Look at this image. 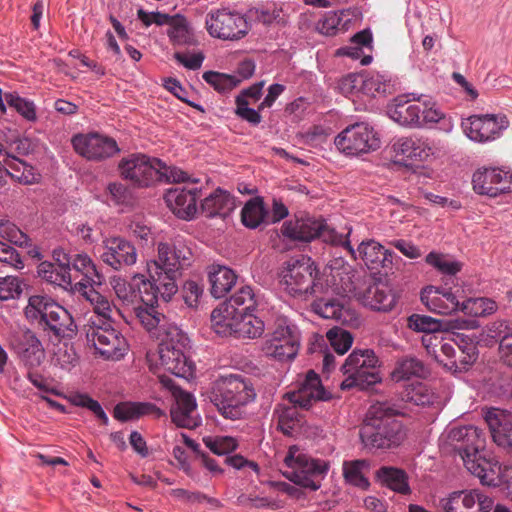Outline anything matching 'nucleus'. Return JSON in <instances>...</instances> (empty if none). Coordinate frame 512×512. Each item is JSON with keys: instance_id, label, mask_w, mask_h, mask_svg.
Instances as JSON below:
<instances>
[{"instance_id": "17", "label": "nucleus", "mask_w": 512, "mask_h": 512, "mask_svg": "<svg viewBox=\"0 0 512 512\" xmlns=\"http://www.w3.org/2000/svg\"><path fill=\"white\" fill-rule=\"evenodd\" d=\"M98 252L102 262L115 271L133 266L138 257L134 244L121 236L104 238Z\"/></svg>"}, {"instance_id": "32", "label": "nucleus", "mask_w": 512, "mask_h": 512, "mask_svg": "<svg viewBox=\"0 0 512 512\" xmlns=\"http://www.w3.org/2000/svg\"><path fill=\"white\" fill-rule=\"evenodd\" d=\"M75 291L79 292L92 305L94 310L93 316L113 322L114 313H120L105 296L94 289L93 285H87L78 281L75 283Z\"/></svg>"}, {"instance_id": "58", "label": "nucleus", "mask_w": 512, "mask_h": 512, "mask_svg": "<svg viewBox=\"0 0 512 512\" xmlns=\"http://www.w3.org/2000/svg\"><path fill=\"white\" fill-rule=\"evenodd\" d=\"M203 442L214 454L224 455L237 448V441L230 436L204 437Z\"/></svg>"}, {"instance_id": "64", "label": "nucleus", "mask_w": 512, "mask_h": 512, "mask_svg": "<svg viewBox=\"0 0 512 512\" xmlns=\"http://www.w3.org/2000/svg\"><path fill=\"white\" fill-rule=\"evenodd\" d=\"M202 294L203 287L196 281H186L182 287L183 300L189 307H196Z\"/></svg>"}, {"instance_id": "24", "label": "nucleus", "mask_w": 512, "mask_h": 512, "mask_svg": "<svg viewBox=\"0 0 512 512\" xmlns=\"http://www.w3.org/2000/svg\"><path fill=\"white\" fill-rule=\"evenodd\" d=\"M286 397L290 404L302 409H309L317 401H327L331 394L322 386L321 379L313 370L307 372L298 389L288 392Z\"/></svg>"}, {"instance_id": "11", "label": "nucleus", "mask_w": 512, "mask_h": 512, "mask_svg": "<svg viewBox=\"0 0 512 512\" xmlns=\"http://www.w3.org/2000/svg\"><path fill=\"white\" fill-rule=\"evenodd\" d=\"M284 463L291 471L284 476L294 484L316 491L321 486V480L328 472L329 465L326 461L313 459L300 452L299 448L292 446L284 458Z\"/></svg>"}, {"instance_id": "15", "label": "nucleus", "mask_w": 512, "mask_h": 512, "mask_svg": "<svg viewBox=\"0 0 512 512\" xmlns=\"http://www.w3.org/2000/svg\"><path fill=\"white\" fill-rule=\"evenodd\" d=\"M161 383L167 387L174 398L170 414L172 422L178 427L194 429L201 424V418L197 412V403L195 397L176 386L170 378L160 377Z\"/></svg>"}, {"instance_id": "2", "label": "nucleus", "mask_w": 512, "mask_h": 512, "mask_svg": "<svg viewBox=\"0 0 512 512\" xmlns=\"http://www.w3.org/2000/svg\"><path fill=\"white\" fill-rule=\"evenodd\" d=\"M120 176L138 188H145L160 181L187 182L189 176L181 169L167 166L160 159L141 153L123 157L118 163Z\"/></svg>"}, {"instance_id": "33", "label": "nucleus", "mask_w": 512, "mask_h": 512, "mask_svg": "<svg viewBox=\"0 0 512 512\" xmlns=\"http://www.w3.org/2000/svg\"><path fill=\"white\" fill-rule=\"evenodd\" d=\"M57 304L52 298L46 295H32L28 299V304L24 309L26 319L39 329L44 325V321L49 319V315L57 309Z\"/></svg>"}, {"instance_id": "35", "label": "nucleus", "mask_w": 512, "mask_h": 512, "mask_svg": "<svg viewBox=\"0 0 512 512\" xmlns=\"http://www.w3.org/2000/svg\"><path fill=\"white\" fill-rule=\"evenodd\" d=\"M144 415H153L160 418L164 413L156 405L147 402H121L113 410L114 418L122 422L137 419Z\"/></svg>"}, {"instance_id": "46", "label": "nucleus", "mask_w": 512, "mask_h": 512, "mask_svg": "<svg viewBox=\"0 0 512 512\" xmlns=\"http://www.w3.org/2000/svg\"><path fill=\"white\" fill-rule=\"evenodd\" d=\"M260 303V296L256 294L252 287L242 286L235 294H233L227 306L235 312L241 309L239 314L253 311Z\"/></svg>"}, {"instance_id": "63", "label": "nucleus", "mask_w": 512, "mask_h": 512, "mask_svg": "<svg viewBox=\"0 0 512 512\" xmlns=\"http://www.w3.org/2000/svg\"><path fill=\"white\" fill-rule=\"evenodd\" d=\"M235 102L237 105L235 112L240 118L246 120L252 125H258L261 122V115L259 114V111L249 108V103L243 96H237Z\"/></svg>"}, {"instance_id": "9", "label": "nucleus", "mask_w": 512, "mask_h": 512, "mask_svg": "<svg viewBox=\"0 0 512 512\" xmlns=\"http://www.w3.org/2000/svg\"><path fill=\"white\" fill-rule=\"evenodd\" d=\"M86 340L105 359L118 360L127 350V341L112 322L91 316L83 326Z\"/></svg>"}, {"instance_id": "8", "label": "nucleus", "mask_w": 512, "mask_h": 512, "mask_svg": "<svg viewBox=\"0 0 512 512\" xmlns=\"http://www.w3.org/2000/svg\"><path fill=\"white\" fill-rule=\"evenodd\" d=\"M346 296L354 297L362 305L372 310L388 312L396 304V296L384 282L371 275L355 277L343 288Z\"/></svg>"}, {"instance_id": "51", "label": "nucleus", "mask_w": 512, "mask_h": 512, "mask_svg": "<svg viewBox=\"0 0 512 512\" xmlns=\"http://www.w3.org/2000/svg\"><path fill=\"white\" fill-rule=\"evenodd\" d=\"M4 99L7 105L17 111L24 119L30 122L36 121V107L32 101L20 97L15 92L5 93Z\"/></svg>"}, {"instance_id": "12", "label": "nucleus", "mask_w": 512, "mask_h": 512, "mask_svg": "<svg viewBox=\"0 0 512 512\" xmlns=\"http://www.w3.org/2000/svg\"><path fill=\"white\" fill-rule=\"evenodd\" d=\"M316 268L311 258L300 255L285 262L281 272V285L294 297L315 292Z\"/></svg>"}, {"instance_id": "53", "label": "nucleus", "mask_w": 512, "mask_h": 512, "mask_svg": "<svg viewBox=\"0 0 512 512\" xmlns=\"http://www.w3.org/2000/svg\"><path fill=\"white\" fill-rule=\"evenodd\" d=\"M203 79L215 90L225 93L231 91L241 82L237 75H229L214 71H207L203 74Z\"/></svg>"}, {"instance_id": "43", "label": "nucleus", "mask_w": 512, "mask_h": 512, "mask_svg": "<svg viewBox=\"0 0 512 512\" xmlns=\"http://www.w3.org/2000/svg\"><path fill=\"white\" fill-rule=\"evenodd\" d=\"M426 369L421 360L414 356H405L400 358L392 372V377L396 381L408 380L412 377H424Z\"/></svg>"}, {"instance_id": "48", "label": "nucleus", "mask_w": 512, "mask_h": 512, "mask_svg": "<svg viewBox=\"0 0 512 512\" xmlns=\"http://www.w3.org/2000/svg\"><path fill=\"white\" fill-rule=\"evenodd\" d=\"M313 311L326 319H335L337 321L345 322L347 313L343 304L336 299L320 298L312 303Z\"/></svg>"}, {"instance_id": "19", "label": "nucleus", "mask_w": 512, "mask_h": 512, "mask_svg": "<svg viewBox=\"0 0 512 512\" xmlns=\"http://www.w3.org/2000/svg\"><path fill=\"white\" fill-rule=\"evenodd\" d=\"M508 124L505 115H473L462 122V129L471 140L487 142L499 137Z\"/></svg>"}, {"instance_id": "61", "label": "nucleus", "mask_w": 512, "mask_h": 512, "mask_svg": "<svg viewBox=\"0 0 512 512\" xmlns=\"http://www.w3.org/2000/svg\"><path fill=\"white\" fill-rule=\"evenodd\" d=\"M484 419L489 427L493 440L496 434H501V432H504V426L506 422H509L503 412L496 408L489 409L485 413Z\"/></svg>"}, {"instance_id": "22", "label": "nucleus", "mask_w": 512, "mask_h": 512, "mask_svg": "<svg viewBox=\"0 0 512 512\" xmlns=\"http://www.w3.org/2000/svg\"><path fill=\"white\" fill-rule=\"evenodd\" d=\"M343 247L355 260L359 256L370 270L379 271L381 268L391 269L393 252L385 249L379 242L369 239L362 241L355 250L349 241H341Z\"/></svg>"}, {"instance_id": "39", "label": "nucleus", "mask_w": 512, "mask_h": 512, "mask_svg": "<svg viewBox=\"0 0 512 512\" xmlns=\"http://www.w3.org/2000/svg\"><path fill=\"white\" fill-rule=\"evenodd\" d=\"M447 333L448 323H443L439 330L422 336V344L427 352L444 366H446L445 358L448 356V343L445 342Z\"/></svg>"}, {"instance_id": "36", "label": "nucleus", "mask_w": 512, "mask_h": 512, "mask_svg": "<svg viewBox=\"0 0 512 512\" xmlns=\"http://www.w3.org/2000/svg\"><path fill=\"white\" fill-rule=\"evenodd\" d=\"M37 273L48 283L55 284L65 290L75 291V283L78 282L77 277L61 265H52L51 262L44 261L39 264Z\"/></svg>"}, {"instance_id": "26", "label": "nucleus", "mask_w": 512, "mask_h": 512, "mask_svg": "<svg viewBox=\"0 0 512 512\" xmlns=\"http://www.w3.org/2000/svg\"><path fill=\"white\" fill-rule=\"evenodd\" d=\"M199 193L200 189L194 186H177L166 192L165 202L177 217L189 220L198 211L197 199Z\"/></svg>"}, {"instance_id": "56", "label": "nucleus", "mask_w": 512, "mask_h": 512, "mask_svg": "<svg viewBox=\"0 0 512 512\" xmlns=\"http://www.w3.org/2000/svg\"><path fill=\"white\" fill-rule=\"evenodd\" d=\"M0 237L20 247L30 245L29 237L14 223L6 219H0Z\"/></svg>"}, {"instance_id": "1", "label": "nucleus", "mask_w": 512, "mask_h": 512, "mask_svg": "<svg viewBox=\"0 0 512 512\" xmlns=\"http://www.w3.org/2000/svg\"><path fill=\"white\" fill-rule=\"evenodd\" d=\"M486 437L483 430L473 425H453L450 428V457L462 465L483 485L497 486L501 465L485 452Z\"/></svg>"}, {"instance_id": "21", "label": "nucleus", "mask_w": 512, "mask_h": 512, "mask_svg": "<svg viewBox=\"0 0 512 512\" xmlns=\"http://www.w3.org/2000/svg\"><path fill=\"white\" fill-rule=\"evenodd\" d=\"M476 193L496 197L512 191V173L498 168L478 169L472 178Z\"/></svg>"}, {"instance_id": "13", "label": "nucleus", "mask_w": 512, "mask_h": 512, "mask_svg": "<svg viewBox=\"0 0 512 512\" xmlns=\"http://www.w3.org/2000/svg\"><path fill=\"white\" fill-rule=\"evenodd\" d=\"M209 35L221 40H239L248 33V23L243 15L228 8H213L205 19Z\"/></svg>"}, {"instance_id": "28", "label": "nucleus", "mask_w": 512, "mask_h": 512, "mask_svg": "<svg viewBox=\"0 0 512 512\" xmlns=\"http://www.w3.org/2000/svg\"><path fill=\"white\" fill-rule=\"evenodd\" d=\"M423 101L419 98L409 99L402 95L394 100L393 106L389 109L390 117L401 125L421 126V113Z\"/></svg>"}, {"instance_id": "57", "label": "nucleus", "mask_w": 512, "mask_h": 512, "mask_svg": "<svg viewBox=\"0 0 512 512\" xmlns=\"http://www.w3.org/2000/svg\"><path fill=\"white\" fill-rule=\"evenodd\" d=\"M327 339L335 352L345 354L353 343V337L349 332L341 328H332L327 332Z\"/></svg>"}, {"instance_id": "52", "label": "nucleus", "mask_w": 512, "mask_h": 512, "mask_svg": "<svg viewBox=\"0 0 512 512\" xmlns=\"http://www.w3.org/2000/svg\"><path fill=\"white\" fill-rule=\"evenodd\" d=\"M264 217L263 203L257 199L249 200L241 211V221L248 228L258 227L263 222Z\"/></svg>"}, {"instance_id": "60", "label": "nucleus", "mask_w": 512, "mask_h": 512, "mask_svg": "<svg viewBox=\"0 0 512 512\" xmlns=\"http://www.w3.org/2000/svg\"><path fill=\"white\" fill-rule=\"evenodd\" d=\"M22 292V282L16 276L0 277V300L18 297Z\"/></svg>"}, {"instance_id": "3", "label": "nucleus", "mask_w": 512, "mask_h": 512, "mask_svg": "<svg viewBox=\"0 0 512 512\" xmlns=\"http://www.w3.org/2000/svg\"><path fill=\"white\" fill-rule=\"evenodd\" d=\"M193 253L191 248L180 238L171 243L158 244V258L147 264L149 277L155 278L164 288L165 296L178 291L177 280L181 271L191 265Z\"/></svg>"}, {"instance_id": "54", "label": "nucleus", "mask_w": 512, "mask_h": 512, "mask_svg": "<svg viewBox=\"0 0 512 512\" xmlns=\"http://www.w3.org/2000/svg\"><path fill=\"white\" fill-rule=\"evenodd\" d=\"M477 490L456 491L450 493V512H476Z\"/></svg>"}, {"instance_id": "34", "label": "nucleus", "mask_w": 512, "mask_h": 512, "mask_svg": "<svg viewBox=\"0 0 512 512\" xmlns=\"http://www.w3.org/2000/svg\"><path fill=\"white\" fill-rule=\"evenodd\" d=\"M208 279L211 285V295L219 299L225 297L236 284L237 275L226 266L212 265L209 267Z\"/></svg>"}, {"instance_id": "30", "label": "nucleus", "mask_w": 512, "mask_h": 512, "mask_svg": "<svg viewBox=\"0 0 512 512\" xmlns=\"http://www.w3.org/2000/svg\"><path fill=\"white\" fill-rule=\"evenodd\" d=\"M395 157L399 161H424L430 153L431 148L422 138L416 136L400 137L392 145Z\"/></svg>"}, {"instance_id": "10", "label": "nucleus", "mask_w": 512, "mask_h": 512, "mask_svg": "<svg viewBox=\"0 0 512 512\" xmlns=\"http://www.w3.org/2000/svg\"><path fill=\"white\" fill-rule=\"evenodd\" d=\"M159 340L160 365L168 372L178 377L191 376L193 363L186 356L189 344L187 335L179 327H171Z\"/></svg>"}, {"instance_id": "29", "label": "nucleus", "mask_w": 512, "mask_h": 512, "mask_svg": "<svg viewBox=\"0 0 512 512\" xmlns=\"http://www.w3.org/2000/svg\"><path fill=\"white\" fill-rule=\"evenodd\" d=\"M49 319L44 321L41 330L56 339H72L77 334V326L71 314L61 305L57 304Z\"/></svg>"}, {"instance_id": "55", "label": "nucleus", "mask_w": 512, "mask_h": 512, "mask_svg": "<svg viewBox=\"0 0 512 512\" xmlns=\"http://www.w3.org/2000/svg\"><path fill=\"white\" fill-rule=\"evenodd\" d=\"M443 323L439 319L420 314H412L407 318V327L415 332H422L424 335L439 330Z\"/></svg>"}, {"instance_id": "47", "label": "nucleus", "mask_w": 512, "mask_h": 512, "mask_svg": "<svg viewBox=\"0 0 512 512\" xmlns=\"http://www.w3.org/2000/svg\"><path fill=\"white\" fill-rule=\"evenodd\" d=\"M368 466V462L363 459L344 461L343 476L345 481L361 489H367L370 483L363 475V470L368 468Z\"/></svg>"}, {"instance_id": "45", "label": "nucleus", "mask_w": 512, "mask_h": 512, "mask_svg": "<svg viewBox=\"0 0 512 512\" xmlns=\"http://www.w3.org/2000/svg\"><path fill=\"white\" fill-rule=\"evenodd\" d=\"M167 34L174 45H194L196 43L187 19L180 14L173 15Z\"/></svg>"}, {"instance_id": "27", "label": "nucleus", "mask_w": 512, "mask_h": 512, "mask_svg": "<svg viewBox=\"0 0 512 512\" xmlns=\"http://www.w3.org/2000/svg\"><path fill=\"white\" fill-rule=\"evenodd\" d=\"M134 312L141 325L149 332L151 337L157 340L170 331L171 327H178L168 321L166 316L158 310L156 304H139L134 307Z\"/></svg>"}, {"instance_id": "25", "label": "nucleus", "mask_w": 512, "mask_h": 512, "mask_svg": "<svg viewBox=\"0 0 512 512\" xmlns=\"http://www.w3.org/2000/svg\"><path fill=\"white\" fill-rule=\"evenodd\" d=\"M467 292L470 289L461 288L450 292V304H453V310H450V318H453V312L461 311L465 315L473 317H485L496 312L498 306L496 302L489 298H467Z\"/></svg>"}, {"instance_id": "49", "label": "nucleus", "mask_w": 512, "mask_h": 512, "mask_svg": "<svg viewBox=\"0 0 512 512\" xmlns=\"http://www.w3.org/2000/svg\"><path fill=\"white\" fill-rule=\"evenodd\" d=\"M236 338H258L265 331V324L259 317L244 315L236 324Z\"/></svg>"}, {"instance_id": "4", "label": "nucleus", "mask_w": 512, "mask_h": 512, "mask_svg": "<svg viewBox=\"0 0 512 512\" xmlns=\"http://www.w3.org/2000/svg\"><path fill=\"white\" fill-rule=\"evenodd\" d=\"M405 437L403 424L395 418L393 409L383 403L370 407L360 429V438L365 447L391 449L398 447Z\"/></svg>"}, {"instance_id": "5", "label": "nucleus", "mask_w": 512, "mask_h": 512, "mask_svg": "<svg viewBox=\"0 0 512 512\" xmlns=\"http://www.w3.org/2000/svg\"><path fill=\"white\" fill-rule=\"evenodd\" d=\"M255 392L249 381L230 374L213 383L209 399L226 419L238 420L245 415V406L254 399Z\"/></svg>"}, {"instance_id": "40", "label": "nucleus", "mask_w": 512, "mask_h": 512, "mask_svg": "<svg viewBox=\"0 0 512 512\" xmlns=\"http://www.w3.org/2000/svg\"><path fill=\"white\" fill-rule=\"evenodd\" d=\"M298 408L295 404H279L274 410L277 428L286 436H292L300 427L301 415Z\"/></svg>"}, {"instance_id": "38", "label": "nucleus", "mask_w": 512, "mask_h": 512, "mask_svg": "<svg viewBox=\"0 0 512 512\" xmlns=\"http://www.w3.org/2000/svg\"><path fill=\"white\" fill-rule=\"evenodd\" d=\"M133 280L137 286V301H140L141 304H157L158 295H160L164 301H169L173 296H165L163 294L164 288L162 285L158 284L155 278L150 277V279H146L144 275L136 274Z\"/></svg>"}, {"instance_id": "18", "label": "nucleus", "mask_w": 512, "mask_h": 512, "mask_svg": "<svg viewBox=\"0 0 512 512\" xmlns=\"http://www.w3.org/2000/svg\"><path fill=\"white\" fill-rule=\"evenodd\" d=\"M74 150L82 157L101 161L119 152V147L113 138L99 133L78 134L72 138Z\"/></svg>"}, {"instance_id": "6", "label": "nucleus", "mask_w": 512, "mask_h": 512, "mask_svg": "<svg viewBox=\"0 0 512 512\" xmlns=\"http://www.w3.org/2000/svg\"><path fill=\"white\" fill-rule=\"evenodd\" d=\"M379 359L373 350H355L341 366V371L346 378L340 387L342 390L358 387L361 390L379 383Z\"/></svg>"}, {"instance_id": "62", "label": "nucleus", "mask_w": 512, "mask_h": 512, "mask_svg": "<svg viewBox=\"0 0 512 512\" xmlns=\"http://www.w3.org/2000/svg\"><path fill=\"white\" fill-rule=\"evenodd\" d=\"M363 73H350L339 80L338 89L344 95L362 92Z\"/></svg>"}, {"instance_id": "31", "label": "nucleus", "mask_w": 512, "mask_h": 512, "mask_svg": "<svg viewBox=\"0 0 512 512\" xmlns=\"http://www.w3.org/2000/svg\"><path fill=\"white\" fill-rule=\"evenodd\" d=\"M237 204L234 196L220 188L205 197L200 205L201 213L207 218L227 217Z\"/></svg>"}, {"instance_id": "59", "label": "nucleus", "mask_w": 512, "mask_h": 512, "mask_svg": "<svg viewBox=\"0 0 512 512\" xmlns=\"http://www.w3.org/2000/svg\"><path fill=\"white\" fill-rule=\"evenodd\" d=\"M110 283L117 298L123 303L133 304L137 302L136 289L133 284L128 283L121 277H113Z\"/></svg>"}, {"instance_id": "37", "label": "nucleus", "mask_w": 512, "mask_h": 512, "mask_svg": "<svg viewBox=\"0 0 512 512\" xmlns=\"http://www.w3.org/2000/svg\"><path fill=\"white\" fill-rule=\"evenodd\" d=\"M377 480L389 489L407 495L411 492L407 473L400 468L382 466L376 473Z\"/></svg>"}, {"instance_id": "44", "label": "nucleus", "mask_w": 512, "mask_h": 512, "mask_svg": "<svg viewBox=\"0 0 512 512\" xmlns=\"http://www.w3.org/2000/svg\"><path fill=\"white\" fill-rule=\"evenodd\" d=\"M421 301L430 311L447 314L448 291L444 287H425L421 292Z\"/></svg>"}, {"instance_id": "16", "label": "nucleus", "mask_w": 512, "mask_h": 512, "mask_svg": "<svg viewBox=\"0 0 512 512\" xmlns=\"http://www.w3.org/2000/svg\"><path fill=\"white\" fill-rule=\"evenodd\" d=\"M335 145L347 155H358L376 150L379 148L380 141L372 127L365 123H356L338 134Z\"/></svg>"}, {"instance_id": "42", "label": "nucleus", "mask_w": 512, "mask_h": 512, "mask_svg": "<svg viewBox=\"0 0 512 512\" xmlns=\"http://www.w3.org/2000/svg\"><path fill=\"white\" fill-rule=\"evenodd\" d=\"M230 309L227 305L224 308L214 309L211 314L212 327L219 335L236 338L238 319L233 316L235 311Z\"/></svg>"}, {"instance_id": "14", "label": "nucleus", "mask_w": 512, "mask_h": 512, "mask_svg": "<svg viewBox=\"0 0 512 512\" xmlns=\"http://www.w3.org/2000/svg\"><path fill=\"white\" fill-rule=\"evenodd\" d=\"M281 233L293 241L310 242L316 238L331 244H338L342 241L341 236L329 228L323 219L312 217L285 222L282 225Z\"/></svg>"}, {"instance_id": "50", "label": "nucleus", "mask_w": 512, "mask_h": 512, "mask_svg": "<svg viewBox=\"0 0 512 512\" xmlns=\"http://www.w3.org/2000/svg\"><path fill=\"white\" fill-rule=\"evenodd\" d=\"M68 400L74 406L90 410L101 421V424L108 425L109 418L100 403L92 399L88 394L74 392L68 396Z\"/></svg>"}, {"instance_id": "23", "label": "nucleus", "mask_w": 512, "mask_h": 512, "mask_svg": "<svg viewBox=\"0 0 512 512\" xmlns=\"http://www.w3.org/2000/svg\"><path fill=\"white\" fill-rule=\"evenodd\" d=\"M11 347L28 370H35L45 360V350L41 341L29 329L16 335L11 342Z\"/></svg>"}, {"instance_id": "41", "label": "nucleus", "mask_w": 512, "mask_h": 512, "mask_svg": "<svg viewBox=\"0 0 512 512\" xmlns=\"http://www.w3.org/2000/svg\"><path fill=\"white\" fill-rule=\"evenodd\" d=\"M71 270L76 274H81L83 277L79 280L87 285L100 284L101 276L98 273L95 264L88 255L74 254L71 257Z\"/></svg>"}, {"instance_id": "7", "label": "nucleus", "mask_w": 512, "mask_h": 512, "mask_svg": "<svg viewBox=\"0 0 512 512\" xmlns=\"http://www.w3.org/2000/svg\"><path fill=\"white\" fill-rule=\"evenodd\" d=\"M262 350L268 357L288 361L296 357L300 347V332L296 325L283 316L276 315L268 328Z\"/></svg>"}, {"instance_id": "20", "label": "nucleus", "mask_w": 512, "mask_h": 512, "mask_svg": "<svg viewBox=\"0 0 512 512\" xmlns=\"http://www.w3.org/2000/svg\"><path fill=\"white\" fill-rule=\"evenodd\" d=\"M476 321L473 319L459 320L450 318V341L458 346L459 355L450 347V359L455 358L454 372H461L468 369L476 360V346L474 342L463 334L454 332V329H473Z\"/></svg>"}]
</instances>
